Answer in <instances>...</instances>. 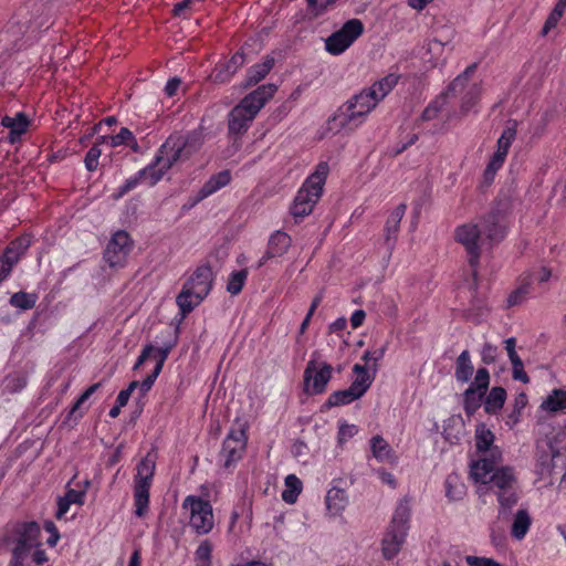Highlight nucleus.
<instances>
[{"label": "nucleus", "mask_w": 566, "mask_h": 566, "mask_svg": "<svg viewBox=\"0 0 566 566\" xmlns=\"http://www.w3.org/2000/svg\"><path fill=\"white\" fill-rule=\"evenodd\" d=\"M202 144L203 135L199 130L170 135L158 149L154 161L119 188V196L134 189L140 181H146L149 186L156 185L175 164L188 160L199 151Z\"/></svg>", "instance_id": "f257e3e1"}, {"label": "nucleus", "mask_w": 566, "mask_h": 566, "mask_svg": "<svg viewBox=\"0 0 566 566\" xmlns=\"http://www.w3.org/2000/svg\"><path fill=\"white\" fill-rule=\"evenodd\" d=\"M506 234L504 216L491 211L480 222L464 223L457 228L455 240L461 243L468 255L474 281L478 279L479 260L484 245L500 242Z\"/></svg>", "instance_id": "f03ea898"}, {"label": "nucleus", "mask_w": 566, "mask_h": 566, "mask_svg": "<svg viewBox=\"0 0 566 566\" xmlns=\"http://www.w3.org/2000/svg\"><path fill=\"white\" fill-rule=\"evenodd\" d=\"M277 87L273 84L262 85L245 96L232 108L228 116V130L234 137L243 135L250 127L259 111L271 98Z\"/></svg>", "instance_id": "7ed1b4c3"}, {"label": "nucleus", "mask_w": 566, "mask_h": 566, "mask_svg": "<svg viewBox=\"0 0 566 566\" xmlns=\"http://www.w3.org/2000/svg\"><path fill=\"white\" fill-rule=\"evenodd\" d=\"M329 167L327 163H319L315 171L307 177L302 188L297 191L293 203L290 207V214L295 222L312 213L318 202L325 185Z\"/></svg>", "instance_id": "20e7f679"}, {"label": "nucleus", "mask_w": 566, "mask_h": 566, "mask_svg": "<svg viewBox=\"0 0 566 566\" xmlns=\"http://www.w3.org/2000/svg\"><path fill=\"white\" fill-rule=\"evenodd\" d=\"M213 272L209 264L199 265L185 282L176 302L184 315L189 314L210 293Z\"/></svg>", "instance_id": "39448f33"}, {"label": "nucleus", "mask_w": 566, "mask_h": 566, "mask_svg": "<svg viewBox=\"0 0 566 566\" xmlns=\"http://www.w3.org/2000/svg\"><path fill=\"white\" fill-rule=\"evenodd\" d=\"M410 513L409 501L407 499L399 501L381 541V553L385 559L395 558L401 551L409 531Z\"/></svg>", "instance_id": "423d86ee"}, {"label": "nucleus", "mask_w": 566, "mask_h": 566, "mask_svg": "<svg viewBox=\"0 0 566 566\" xmlns=\"http://www.w3.org/2000/svg\"><path fill=\"white\" fill-rule=\"evenodd\" d=\"M495 461L482 458L471 464L470 473L475 482L489 484V489L497 494L516 486V478L511 468H495Z\"/></svg>", "instance_id": "0eeeda50"}, {"label": "nucleus", "mask_w": 566, "mask_h": 566, "mask_svg": "<svg viewBox=\"0 0 566 566\" xmlns=\"http://www.w3.org/2000/svg\"><path fill=\"white\" fill-rule=\"evenodd\" d=\"M535 471L545 485H553L558 475H560V483L566 482V459L551 441L537 443Z\"/></svg>", "instance_id": "6e6552de"}, {"label": "nucleus", "mask_w": 566, "mask_h": 566, "mask_svg": "<svg viewBox=\"0 0 566 566\" xmlns=\"http://www.w3.org/2000/svg\"><path fill=\"white\" fill-rule=\"evenodd\" d=\"M155 468V455L151 452H148L137 465V474L134 479V513L137 517H144L148 513L149 490Z\"/></svg>", "instance_id": "1a4fd4ad"}, {"label": "nucleus", "mask_w": 566, "mask_h": 566, "mask_svg": "<svg viewBox=\"0 0 566 566\" xmlns=\"http://www.w3.org/2000/svg\"><path fill=\"white\" fill-rule=\"evenodd\" d=\"M181 506L189 513V525L197 535H206L212 531L214 516L209 501L188 495Z\"/></svg>", "instance_id": "9d476101"}, {"label": "nucleus", "mask_w": 566, "mask_h": 566, "mask_svg": "<svg viewBox=\"0 0 566 566\" xmlns=\"http://www.w3.org/2000/svg\"><path fill=\"white\" fill-rule=\"evenodd\" d=\"M247 423L237 420L226 437L219 460L226 469H230L243 455L247 446Z\"/></svg>", "instance_id": "9b49d317"}, {"label": "nucleus", "mask_w": 566, "mask_h": 566, "mask_svg": "<svg viewBox=\"0 0 566 566\" xmlns=\"http://www.w3.org/2000/svg\"><path fill=\"white\" fill-rule=\"evenodd\" d=\"M365 120L366 116L364 113L355 108V104L346 101L337 108L334 115L327 119L326 130L332 134H338L340 132L352 133Z\"/></svg>", "instance_id": "f8f14e48"}, {"label": "nucleus", "mask_w": 566, "mask_h": 566, "mask_svg": "<svg viewBox=\"0 0 566 566\" xmlns=\"http://www.w3.org/2000/svg\"><path fill=\"white\" fill-rule=\"evenodd\" d=\"M364 32V24L359 19H350L343 27L325 40V50L332 55L345 52Z\"/></svg>", "instance_id": "ddd939ff"}, {"label": "nucleus", "mask_w": 566, "mask_h": 566, "mask_svg": "<svg viewBox=\"0 0 566 566\" xmlns=\"http://www.w3.org/2000/svg\"><path fill=\"white\" fill-rule=\"evenodd\" d=\"M130 251L132 241L128 233L119 230L109 240L104 252V260L111 268H123Z\"/></svg>", "instance_id": "4468645a"}, {"label": "nucleus", "mask_w": 566, "mask_h": 566, "mask_svg": "<svg viewBox=\"0 0 566 566\" xmlns=\"http://www.w3.org/2000/svg\"><path fill=\"white\" fill-rule=\"evenodd\" d=\"M333 368L326 363L310 360L304 370L305 391L321 394L325 391L326 385L332 378Z\"/></svg>", "instance_id": "2eb2a0df"}, {"label": "nucleus", "mask_w": 566, "mask_h": 566, "mask_svg": "<svg viewBox=\"0 0 566 566\" xmlns=\"http://www.w3.org/2000/svg\"><path fill=\"white\" fill-rule=\"evenodd\" d=\"M19 537L13 549V556L24 559L28 552L40 545V527L35 522L25 523L18 532Z\"/></svg>", "instance_id": "dca6fc26"}, {"label": "nucleus", "mask_w": 566, "mask_h": 566, "mask_svg": "<svg viewBox=\"0 0 566 566\" xmlns=\"http://www.w3.org/2000/svg\"><path fill=\"white\" fill-rule=\"evenodd\" d=\"M30 244L31 238L29 235H23L11 241L3 256L0 259V262L12 269L29 249Z\"/></svg>", "instance_id": "f3484780"}, {"label": "nucleus", "mask_w": 566, "mask_h": 566, "mask_svg": "<svg viewBox=\"0 0 566 566\" xmlns=\"http://www.w3.org/2000/svg\"><path fill=\"white\" fill-rule=\"evenodd\" d=\"M244 54L237 52L230 61L224 64L217 65L211 74L212 81L216 83H227L230 81L233 74L243 65Z\"/></svg>", "instance_id": "a211bd4d"}, {"label": "nucleus", "mask_w": 566, "mask_h": 566, "mask_svg": "<svg viewBox=\"0 0 566 566\" xmlns=\"http://www.w3.org/2000/svg\"><path fill=\"white\" fill-rule=\"evenodd\" d=\"M3 127L9 129V142H18L29 127V119L24 113H18L14 116H4L1 120Z\"/></svg>", "instance_id": "6ab92c4d"}, {"label": "nucleus", "mask_w": 566, "mask_h": 566, "mask_svg": "<svg viewBox=\"0 0 566 566\" xmlns=\"http://www.w3.org/2000/svg\"><path fill=\"white\" fill-rule=\"evenodd\" d=\"M231 181V174L229 170H222L216 175H212L205 185L199 189L197 193V201H201L209 196L213 195L221 188L229 185Z\"/></svg>", "instance_id": "aec40b11"}, {"label": "nucleus", "mask_w": 566, "mask_h": 566, "mask_svg": "<svg viewBox=\"0 0 566 566\" xmlns=\"http://www.w3.org/2000/svg\"><path fill=\"white\" fill-rule=\"evenodd\" d=\"M494 442L493 432L484 423H479L475 428V447L478 451H491V460H500L501 453L497 449H491Z\"/></svg>", "instance_id": "412c9836"}, {"label": "nucleus", "mask_w": 566, "mask_h": 566, "mask_svg": "<svg viewBox=\"0 0 566 566\" xmlns=\"http://www.w3.org/2000/svg\"><path fill=\"white\" fill-rule=\"evenodd\" d=\"M348 503L346 492L339 488H332L327 491L325 497L326 510L331 516L342 514Z\"/></svg>", "instance_id": "4be33fe9"}, {"label": "nucleus", "mask_w": 566, "mask_h": 566, "mask_svg": "<svg viewBox=\"0 0 566 566\" xmlns=\"http://www.w3.org/2000/svg\"><path fill=\"white\" fill-rule=\"evenodd\" d=\"M373 457L379 462L392 463L396 460L395 452L389 443L379 434L370 439Z\"/></svg>", "instance_id": "5701e85b"}, {"label": "nucleus", "mask_w": 566, "mask_h": 566, "mask_svg": "<svg viewBox=\"0 0 566 566\" xmlns=\"http://www.w3.org/2000/svg\"><path fill=\"white\" fill-rule=\"evenodd\" d=\"M541 409L547 412H566V389H553L542 401Z\"/></svg>", "instance_id": "b1692460"}, {"label": "nucleus", "mask_w": 566, "mask_h": 566, "mask_svg": "<svg viewBox=\"0 0 566 566\" xmlns=\"http://www.w3.org/2000/svg\"><path fill=\"white\" fill-rule=\"evenodd\" d=\"M532 525V517L526 509L518 510L512 521L511 535L517 541H521L527 534Z\"/></svg>", "instance_id": "393cba45"}, {"label": "nucleus", "mask_w": 566, "mask_h": 566, "mask_svg": "<svg viewBox=\"0 0 566 566\" xmlns=\"http://www.w3.org/2000/svg\"><path fill=\"white\" fill-rule=\"evenodd\" d=\"M375 92L369 87L364 88L358 94H355L353 97L348 99V102L355 104V108L361 111L364 115H367L378 105L379 101L375 96Z\"/></svg>", "instance_id": "a878e982"}, {"label": "nucleus", "mask_w": 566, "mask_h": 566, "mask_svg": "<svg viewBox=\"0 0 566 566\" xmlns=\"http://www.w3.org/2000/svg\"><path fill=\"white\" fill-rule=\"evenodd\" d=\"M406 209V205L401 203L397 206L389 214L385 226V239L387 243H390L391 240L396 239Z\"/></svg>", "instance_id": "bb28decb"}, {"label": "nucleus", "mask_w": 566, "mask_h": 566, "mask_svg": "<svg viewBox=\"0 0 566 566\" xmlns=\"http://www.w3.org/2000/svg\"><path fill=\"white\" fill-rule=\"evenodd\" d=\"M353 371L356 374V378L349 386L358 396H363L374 381V375L367 371L366 366L356 364L353 367Z\"/></svg>", "instance_id": "cd10ccee"}, {"label": "nucleus", "mask_w": 566, "mask_h": 566, "mask_svg": "<svg viewBox=\"0 0 566 566\" xmlns=\"http://www.w3.org/2000/svg\"><path fill=\"white\" fill-rule=\"evenodd\" d=\"M506 400V391L502 387H493L484 401V409L486 413L495 415L504 406Z\"/></svg>", "instance_id": "c85d7f7f"}, {"label": "nucleus", "mask_w": 566, "mask_h": 566, "mask_svg": "<svg viewBox=\"0 0 566 566\" xmlns=\"http://www.w3.org/2000/svg\"><path fill=\"white\" fill-rule=\"evenodd\" d=\"M473 374V365L469 350H463L455 360L454 376L458 381L467 382Z\"/></svg>", "instance_id": "c756f323"}, {"label": "nucleus", "mask_w": 566, "mask_h": 566, "mask_svg": "<svg viewBox=\"0 0 566 566\" xmlns=\"http://www.w3.org/2000/svg\"><path fill=\"white\" fill-rule=\"evenodd\" d=\"M273 65L274 59L272 56H265L262 63L253 65L248 71L247 86L254 85L263 80Z\"/></svg>", "instance_id": "7c9ffc66"}, {"label": "nucleus", "mask_w": 566, "mask_h": 566, "mask_svg": "<svg viewBox=\"0 0 566 566\" xmlns=\"http://www.w3.org/2000/svg\"><path fill=\"white\" fill-rule=\"evenodd\" d=\"M400 76L395 73L387 74L381 80L375 82L369 88L375 92L378 101H382L398 84Z\"/></svg>", "instance_id": "2f4dec72"}, {"label": "nucleus", "mask_w": 566, "mask_h": 566, "mask_svg": "<svg viewBox=\"0 0 566 566\" xmlns=\"http://www.w3.org/2000/svg\"><path fill=\"white\" fill-rule=\"evenodd\" d=\"M500 504L499 516L506 517L509 511L517 503L518 494L516 486L495 494Z\"/></svg>", "instance_id": "473e14b6"}, {"label": "nucleus", "mask_w": 566, "mask_h": 566, "mask_svg": "<svg viewBox=\"0 0 566 566\" xmlns=\"http://www.w3.org/2000/svg\"><path fill=\"white\" fill-rule=\"evenodd\" d=\"M359 398H360V396H358L356 394V391H354L350 387H348L347 389H344V390L334 391L328 397L326 402L324 403V407L332 408V407L343 406V405L350 403Z\"/></svg>", "instance_id": "72a5a7b5"}, {"label": "nucleus", "mask_w": 566, "mask_h": 566, "mask_svg": "<svg viewBox=\"0 0 566 566\" xmlns=\"http://www.w3.org/2000/svg\"><path fill=\"white\" fill-rule=\"evenodd\" d=\"M285 492L284 500L285 503L294 504L297 501L298 495L303 491V482L295 475L290 474L285 476Z\"/></svg>", "instance_id": "f704fd0d"}, {"label": "nucleus", "mask_w": 566, "mask_h": 566, "mask_svg": "<svg viewBox=\"0 0 566 566\" xmlns=\"http://www.w3.org/2000/svg\"><path fill=\"white\" fill-rule=\"evenodd\" d=\"M38 295L35 293L17 292L11 295L9 303L11 306L21 311H28L35 306Z\"/></svg>", "instance_id": "c9c22d12"}, {"label": "nucleus", "mask_w": 566, "mask_h": 566, "mask_svg": "<svg viewBox=\"0 0 566 566\" xmlns=\"http://www.w3.org/2000/svg\"><path fill=\"white\" fill-rule=\"evenodd\" d=\"M485 392L476 390L474 387H468L464 391V411L472 416L481 406Z\"/></svg>", "instance_id": "e433bc0d"}, {"label": "nucleus", "mask_w": 566, "mask_h": 566, "mask_svg": "<svg viewBox=\"0 0 566 566\" xmlns=\"http://www.w3.org/2000/svg\"><path fill=\"white\" fill-rule=\"evenodd\" d=\"M476 67H478V64L476 63H472L471 65H469L461 74H459L448 86L447 88V95L449 93H459V92H462L464 90V87L467 86L468 82L470 81V78L472 77V75L475 73L476 71Z\"/></svg>", "instance_id": "4c0bfd02"}, {"label": "nucleus", "mask_w": 566, "mask_h": 566, "mask_svg": "<svg viewBox=\"0 0 566 566\" xmlns=\"http://www.w3.org/2000/svg\"><path fill=\"white\" fill-rule=\"evenodd\" d=\"M283 233L276 231L270 237L268 249L263 258L259 262V266H262L268 259L280 256L283 252Z\"/></svg>", "instance_id": "58836bf2"}, {"label": "nucleus", "mask_w": 566, "mask_h": 566, "mask_svg": "<svg viewBox=\"0 0 566 566\" xmlns=\"http://www.w3.org/2000/svg\"><path fill=\"white\" fill-rule=\"evenodd\" d=\"M447 104V93L440 94L423 109L420 119L423 122L432 120L438 117Z\"/></svg>", "instance_id": "ea45409f"}, {"label": "nucleus", "mask_w": 566, "mask_h": 566, "mask_svg": "<svg viewBox=\"0 0 566 566\" xmlns=\"http://www.w3.org/2000/svg\"><path fill=\"white\" fill-rule=\"evenodd\" d=\"M531 276L524 275L521 280V284L514 290L507 297L509 306H515L521 304L526 296L530 294Z\"/></svg>", "instance_id": "a19ab883"}, {"label": "nucleus", "mask_w": 566, "mask_h": 566, "mask_svg": "<svg viewBox=\"0 0 566 566\" xmlns=\"http://www.w3.org/2000/svg\"><path fill=\"white\" fill-rule=\"evenodd\" d=\"M527 405V396L524 392L518 394L513 403L512 411L507 415L505 420L506 426L513 428L521 420V412Z\"/></svg>", "instance_id": "79ce46f5"}, {"label": "nucleus", "mask_w": 566, "mask_h": 566, "mask_svg": "<svg viewBox=\"0 0 566 566\" xmlns=\"http://www.w3.org/2000/svg\"><path fill=\"white\" fill-rule=\"evenodd\" d=\"M109 139L112 147L128 145L134 151L139 148L133 133L126 127H123L118 134L111 136Z\"/></svg>", "instance_id": "37998d69"}, {"label": "nucleus", "mask_w": 566, "mask_h": 566, "mask_svg": "<svg viewBox=\"0 0 566 566\" xmlns=\"http://www.w3.org/2000/svg\"><path fill=\"white\" fill-rule=\"evenodd\" d=\"M247 277H248L247 269L232 272L230 274L228 283H227V291L232 295L239 294L242 291V287L247 281Z\"/></svg>", "instance_id": "c03bdc74"}, {"label": "nucleus", "mask_w": 566, "mask_h": 566, "mask_svg": "<svg viewBox=\"0 0 566 566\" xmlns=\"http://www.w3.org/2000/svg\"><path fill=\"white\" fill-rule=\"evenodd\" d=\"M516 130L514 127H506L500 138L497 139V148L495 154H500V156L506 158L509 149L512 145V142L515 139Z\"/></svg>", "instance_id": "a18cd8bd"}, {"label": "nucleus", "mask_w": 566, "mask_h": 566, "mask_svg": "<svg viewBox=\"0 0 566 566\" xmlns=\"http://www.w3.org/2000/svg\"><path fill=\"white\" fill-rule=\"evenodd\" d=\"M566 9V0H559L558 3L555 6L552 13L548 15L544 27H543V34H547L549 30L555 28L560 20V18L564 14V11Z\"/></svg>", "instance_id": "49530a36"}, {"label": "nucleus", "mask_w": 566, "mask_h": 566, "mask_svg": "<svg viewBox=\"0 0 566 566\" xmlns=\"http://www.w3.org/2000/svg\"><path fill=\"white\" fill-rule=\"evenodd\" d=\"M101 384L97 382V384H93L92 386H90L80 397L78 399L74 402L73 407L71 408L70 412H69V419L71 418H74V419H77V418H81L83 416V412H78V409L81 408V406L99 388Z\"/></svg>", "instance_id": "de8ad7c7"}, {"label": "nucleus", "mask_w": 566, "mask_h": 566, "mask_svg": "<svg viewBox=\"0 0 566 566\" xmlns=\"http://www.w3.org/2000/svg\"><path fill=\"white\" fill-rule=\"evenodd\" d=\"M490 384V374L486 368H479L476 370L474 380L471 382L469 387H474L476 390L486 392Z\"/></svg>", "instance_id": "09e8293b"}, {"label": "nucleus", "mask_w": 566, "mask_h": 566, "mask_svg": "<svg viewBox=\"0 0 566 566\" xmlns=\"http://www.w3.org/2000/svg\"><path fill=\"white\" fill-rule=\"evenodd\" d=\"M308 12L313 18H318L334 7L329 0H314V2H307Z\"/></svg>", "instance_id": "8fccbe9b"}, {"label": "nucleus", "mask_w": 566, "mask_h": 566, "mask_svg": "<svg viewBox=\"0 0 566 566\" xmlns=\"http://www.w3.org/2000/svg\"><path fill=\"white\" fill-rule=\"evenodd\" d=\"M212 545L209 541L200 543L196 551V558L201 563L200 566H209L211 558Z\"/></svg>", "instance_id": "3c124183"}, {"label": "nucleus", "mask_w": 566, "mask_h": 566, "mask_svg": "<svg viewBox=\"0 0 566 566\" xmlns=\"http://www.w3.org/2000/svg\"><path fill=\"white\" fill-rule=\"evenodd\" d=\"M481 86L480 84H473L469 91L467 92L465 96L463 97V101H462V109L464 112H468L476 102V99L479 98L480 94H481Z\"/></svg>", "instance_id": "603ef678"}, {"label": "nucleus", "mask_w": 566, "mask_h": 566, "mask_svg": "<svg viewBox=\"0 0 566 566\" xmlns=\"http://www.w3.org/2000/svg\"><path fill=\"white\" fill-rule=\"evenodd\" d=\"M505 161V158L500 156V154H493V156L490 159V163L488 164L484 177L486 180H492L496 171L503 166Z\"/></svg>", "instance_id": "864d4df0"}, {"label": "nucleus", "mask_w": 566, "mask_h": 566, "mask_svg": "<svg viewBox=\"0 0 566 566\" xmlns=\"http://www.w3.org/2000/svg\"><path fill=\"white\" fill-rule=\"evenodd\" d=\"M101 149L94 145L92 146L85 156V167L88 171H94L97 169L98 166V159L101 157Z\"/></svg>", "instance_id": "5fc2aeb1"}, {"label": "nucleus", "mask_w": 566, "mask_h": 566, "mask_svg": "<svg viewBox=\"0 0 566 566\" xmlns=\"http://www.w3.org/2000/svg\"><path fill=\"white\" fill-rule=\"evenodd\" d=\"M358 432L355 424L342 423L338 429V443H344Z\"/></svg>", "instance_id": "6e6d98bb"}, {"label": "nucleus", "mask_w": 566, "mask_h": 566, "mask_svg": "<svg viewBox=\"0 0 566 566\" xmlns=\"http://www.w3.org/2000/svg\"><path fill=\"white\" fill-rule=\"evenodd\" d=\"M496 356L497 347L490 343H485L481 352L482 361L486 365L493 364L496 360Z\"/></svg>", "instance_id": "4d7b16f0"}, {"label": "nucleus", "mask_w": 566, "mask_h": 566, "mask_svg": "<svg viewBox=\"0 0 566 566\" xmlns=\"http://www.w3.org/2000/svg\"><path fill=\"white\" fill-rule=\"evenodd\" d=\"M465 562L469 566H503L499 562L488 557L467 556Z\"/></svg>", "instance_id": "13d9d810"}, {"label": "nucleus", "mask_w": 566, "mask_h": 566, "mask_svg": "<svg viewBox=\"0 0 566 566\" xmlns=\"http://www.w3.org/2000/svg\"><path fill=\"white\" fill-rule=\"evenodd\" d=\"M159 374L160 367H155L153 373L148 375L142 382H139V390L142 395H145L150 390Z\"/></svg>", "instance_id": "bf43d9fd"}, {"label": "nucleus", "mask_w": 566, "mask_h": 566, "mask_svg": "<svg viewBox=\"0 0 566 566\" xmlns=\"http://www.w3.org/2000/svg\"><path fill=\"white\" fill-rule=\"evenodd\" d=\"M321 301H322V297L319 295L314 297V300L312 301L310 310H308L305 318L303 319V322H302V324L300 326V335H302L305 332V329L307 328V326L310 324V321H311L315 310L319 305Z\"/></svg>", "instance_id": "052dcab7"}, {"label": "nucleus", "mask_w": 566, "mask_h": 566, "mask_svg": "<svg viewBox=\"0 0 566 566\" xmlns=\"http://www.w3.org/2000/svg\"><path fill=\"white\" fill-rule=\"evenodd\" d=\"M321 301H322V297L319 295L314 297V300L312 301L310 310H308L305 318L303 319V322H302V324L300 326V335H302L305 332V329L307 328V326L310 324V321H311L315 310L319 305Z\"/></svg>", "instance_id": "680f3d73"}, {"label": "nucleus", "mask_w": 566, "mask_h": 566, "mask_svg": "<svg viewBox=\"0 0 566 566\" xmlns=\"http://www.w3.org/2000/svg\"><path fill=\"white\" fill-rule=\"evenodd\" d=\"M526 275L531 276V283L533 281H537L539 283H544V282H547L551 279L552 271L548 268H546V266H542L536 272L527 273Z\"/></svg>", "instance_id": "e2e57ef3"}, {"label": "nucleus", "mask_w": 566, "mask_h": 566, "mask_svg": "<svg viewBox=\"0 0 566 566\" xmlns=\"http://www.w3.org/2000/svg\"><path fill=\"white\" fill-rule=\"evenodd\" d=\"M64 496L71 504L82 505L84 503L85 492L71 489Z\"/></svg>", "instance_id": "0e129e2a"}, {"label": "nucleus", "mask_w": 566, "mask_h": 566, "mask_svg": "<svg viewBox=\"0 0 566 566\" xmlns=\"http://www.w3.org/2000/svg\"><path fill=\"white\" fill-rule=\"evenodd\" d=\"M170 346L169 347H165V348H155L154 353L155 354V358L157 359V363H156V366L155 367H160V370L163 369V366L169 355V352H170Z\"/></svg>", "instance_id": "69168bd1"}, {"label": "nucleus", "mask_w": 566, "mask_h": 566, "mask_svg": "<svg viewBox=\"0 0 566 566\" xmlns=\"http://www.w3.org/2000/svg\"><path fill=\"white\" fill-rule=\"evenodd\" d=\"M154 350L155 347L151 344L146 345L137 358L134 369H138L153 355Z\"/></svg>", "instance_id": "338daca9"}, {"label": "nucleus", "mask_w": 566, "mask_h": 566, "mask_svg": "<svg viewBox=\"0 0 566 566\" xmlns=\"http://www.w3.org/2000/svg\"><path fill=\"white\" fill-rule=\"evenodd\" d=\"M70 505H71V503L67 501V499L65 496L59 499L57 511L55 514L57 520H61L65 516V514L67 513V511L70 509Z\"/></svg>", "instance_id": "774afa93"}]
</instances>
